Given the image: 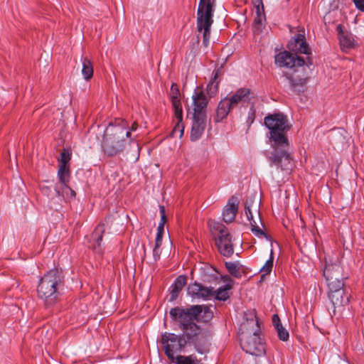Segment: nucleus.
<instances>
[{
    "instance_id": "1a4fd4ad",
    "label": "nucleus",
    "mask_w": 364,
    "mask_h": 364,
    "mask_svg": "<svg viewBox=\"0 0 364 364\" xmlns=\"http://www.w3.org/2000/svg\"><path fill=\"white\" fill-rule=\"evenodd\" d=\"M215 245L223 256L230 257L233 255L234 247L232 236L225 228L220 230L219 235L215 239Z\"/></svg>"
},
{
    "instance_id": "c756f323",
    "label": "nucleus",
    "mask_w": 364,
    "mask_h": 364,
    "mask_svg": "<svg viewBox=\"0 0 364 364\" xmlns=\"http://www.w3.org/2000/svg\"><path fill=\"white\" fill-rule=\"evenodd\" d=\"M171 102L174 109L175 118L183 119V109L180 98L175 97V99H171Z\"/></svg>"
},
{
    "instance_id": "72a5a7b5",
    "label": "nucleus",
    "mask_w": 364,
    "mask_h": 364,
    "mask_svg": "<svg viewBox=\"0 0 364 364\" xmlns=\"http://www.w3.org/2000/svg\"><path fill=\"white\" fill-rule=\"evenodd\" d=\"M255 116H256V109L255 108L254 103H252V105L250 107V109L248 111L247 119L246 121L248 126H250L254 122V121L255 119Z\"/></svg>"
},
{
    "instance_id": "f03ea898",
    "label": "nucleus",
    "mask_w": 364,
    "mask_h": 364,
    "mask_svg": "<svg viewBox=\"0 0 364 364\" xmlns=\"http://www.w3.org/2000/svg\"><path fill=\"white\" fill-rule=\"evenodd\" d=\"M287 48L289 51H282L275 55V64L279 68H289L294 71V73H284L283 76L287 81L289 89L296 94H300L305 91L308 77L304 75H299V73L300 70H304L305 65L309 68L311 63L310 60L306 62L297 54L310 55L311 49L306 43L305 36L301 33H297L289 41Z\"/></svg>"
},
{
    "instance_id": "9b49d317",
    "label": "nucleus",
    "mask_w": 364,
    "mask_h": 364,
    "mask_svg": "<svg viewBox=\"0 0 364 364\" xmlns=\"http://www.w3.org/2000/svg\"><path fill=\"white\" fill-rule=\"evenodd\" d=\"M188 293L193 298L208 299L214 295V288L207 287L197 282L191 284L188 287Z\"/></svg>"
},
{
    "instance_id": "412c9836",
    "label": "nucleus",
    "mask_w": 364,
    "mask_h": 364,
    "mask_svg": "<svg viewBox=\"0 0 364 364\" xmlns=\"http://www.w3.org/2000/svg\"><path fill=\"white\" fill-rule=\"evenodd\" d=\"M41 191L43 195L46 196L50 200L57 199L58 201H61L64 198V196L61 193V189L58 185H55L54 187L43 186Z\"/></svg>"
},
{
    "instance_id": "4c0bfd02",
    "label": "nucleus",
    "mask_w": 364,
    "mask_h": 364,
    "mask_svg": "<svg viewBox=\"0 0 364 364\" xmlns=\"http://www.w3.org/2000/svg\"><path fill=\"white\" fill-rule=\"evenodd\" d=\"M355 7L360 11L364 12V0H353Z\"/></svg>"
},
{
    "instance_id": "cd10ccee",
    "label": "nucleus",
    "mask_w": 364,
    "mask_h": 364,
    "mask_svg": "<svg viewBox=\"0 0 364 364\" xmlns=\"http://www.w3.org/2000/svg\"><path fill=\"white\" fill-rule=\"evenodd\" d=\"M176 124L173 128L170 135L171 137L181 138L184 132V125L183 124V119H176Z\"/></svg>"
},
{
    "instance_id": "c9c22d12",
    "label": "nucleus",
    "mask_w": 364,
    "mask_h": 364,
    "mask_svg": "<svg viewBox=\"0 0 364 364\" xmlns=\"http://www.w3.org/2000/svg\"><path fill=\"white\" fill-rule=\"evenodd\" d=\"M180 92L178 86L176 83H173L171 87V98L175 99V97L179 98Z\"/></svg>"
},
{
    "instance_id": "aec40b11",
    "label": "nucleus",
    "mask_w": 364,
    "mask_h": 364,
    "mask_svg": "<svg viewBox=\"0 0 364 364\" xmlns=\"http://www.w3.org/2000/svg\"><path fill=\"white\" fill-rule=\"evenodd\" d=\"M245 214L251 225V230L252 232L257 237L264 236V237H267V234L261 230L257 224V222L253 218V215L251 210V205L248 204L247 201L245 203Z\"/></svg>"
},
{
    "instance_id": "f257e3e1",
    "label": "nucleus",
    "mask_w": 364,
    "mask_h": 364,
    "mask_svg": "<svg viewBox=\"0 0 364 364\" xmlns=\"http://www.w3.org/2000/svg\"><path fill=\"white\" fill-rule=\"evenodd\" d=\"M169 315L182 331L180 335L168 332L161 335V343L170 361L174 362L175 353L183 351L187 345L193 346L197 352L203 353L211 338V332L197 323H206L213 318V312L210 308L205 305L176 306L170 309Z\"/></svg>"
},
{
    "instance_id": "f8f14e48",
    "label": "nucleus",
    "mask_w": 364,
    "mask_h": 364,
    "mask_svg": "<svg viewBox=\"0 0 364 364\" xmlns=\"http://www.w3.org/2000/svg\"><path fill=\"white\" fill-rule=\"evenodd\" d=\"M250 89L247 87L240 88L230 97H228L229 104L234 109L240 104H244L246 102H249L250 100Z\"/></svg>"
},
{
    "instance_id": "0eeeda50",
    "label": "nucleus",
    "mask_w": 364,
    "mask_h": 364,
    "mask_svg": "<svg viewBox=\"0 0 364 364\" xmlns=\"http://www.w3.org/2000/svg\"><path fill=\"white\" fill-rule=\"evenodd\" d=\"M247 325L255 327L253 333L247 337L242 331L241 333V347L244 351L255 356H261L265 353L264 344L259 336L260 328L257 320L247 321Z\"/></svg>"
},
{
    "instance_id": "6ab92c4d",
    "label": "nucleus",
    "mask_w": 364,
    "mask_h": 364,
    "mask_svg": "<svg viewBox=\"0 0 364 364\" xmlns=\"http://www.w3.org/2000/svg\"><path fill=\"white\" fill-rule=\"evenodd\" d=\"M220 75V70L219 68L214 70L212 73V77L210 82L207 85V93L209 98L214 97L218 92V86L220 82L219 76Z\"/></svg>"
},
{
    "instance_id": "ddd939ff",
    "label": "nucleus",
    "mask_w": 364,
    "mask_h": 364,
    "mask_svg": "<svg viewBox=\"0 0 364 364\" xmlns=\"http://www.w3.org/2000/svg\"><path fill=\"white\" fill-rule=\"evenodd\" d=\"M239 200L235 196H232L228 201L223 212V220L228 223L232 222L236 216L238 210Z\"/></svg>"
},
{
    "instance_id": "a19ab883",
    "label": "nucleus",
    "mask_w": 364,
    "mask_h": 364,
    "mask_svg": "<svg viewBox=\"0 0 364 364\" xmlns=\"http://www.w3.org/2000/svg\"><path fill=\"white\" fill-rule=\"evenodd\" d=\"M255 2H257L258 4H262V0H255ZM257 6H259V5H257Z\"/></svg>"
},
{
    "instance_id": "4468645a",
    "label": "nucleus",
    "mask_w": 364,
    "mask_h": 364,
    "mask_svg": "<svg viewBox=\"0 0 364 364\" xmlns=\"http://www.w3.org/2000/svg\"><path fill=\"white\" fill-rule=\"evenodd\" d=\"M341 267L338 264H328L325 265L323 275L328 284L331 282L343 281L341 277Z\"/></svg>"
},
{
    "instance_id": "423d86ee",
    "label": "nucleus",
    "mask_w": 364,
    "mask_h": 364,
    "mask_svg": "<svg viewBox=\"0 0 364 364\" xmlns=\"http://www.w3.org/2000/svg\"><path fill=\"white\" fill-rule=\"evenodd\" d=\"M64 286L63 271L54 268L48 271L40 279L37 292L40 299L44 301L47 308L55 304L60 296V291Z\"/></svg>"
},
{
    "instance_id": "a878e982",
    "label": "nucleus",
    "mask_w": 364,
    "mask_h": 364,
    "mask_svg": "<svg viewBox=\"0 0 364 364\" xmlns=\"http://www.w3.org/2000/svg\"><path fill=\"white\" fill-rule=\"evenodd\" d=\"M232 288V285L226 284L225 285L219 287L216 291L214 290L215 299L219 301H225L229 297V290Z\"/></svg>"
},
{
    "instance_id": "bb28decb",
    "label": "nucleus",
    "mask_w": 364,
    "mask_h": 364,
    "mask_svg": "<svg viewBox=\"0 0 364 364\" xmlns=\"http://www.w3.org/2000/svg\"><path fill=\"white\" fill-rule=\"evenodd\" d=\"M225 265L230 274L232 277L236 278H240L242 277L238 262H225Z\"/></svg>"
},
{
    "instance_id": "473e14b6",
    "label": "nucleus",
    "mask_w": 364,
    "mask_h": 364,
    "mask_svg": "<svg viewBox=\"0 0 364 364\" xmlns=\"http://www.w3.org/2000/svg\"><path fill=\"white\" fill-rule=\"evenodd\" d=\"M161 244H156L154 245V247L152 250V262L151 263H155L158 260H159L161 257V250L160 249Z\"/></svg>"
},
{
    "instance_id": "79ce46f5",
    "label": "nucleus",
    "mask_w": 364,
    "mask_h": 364,
    "mask_svg": "<svg viewBox=\"0 0 364 364\" xmlns=\"http://www.w3.org/2000/svg\"><path fill=\"white\" fill-rule=\"evenodd\" d=\"M223 279H225V280H227L228 279H230V277L228 275H226V276L223 277Z\"/></svg>"
},
{
    "instance_id": "f3484780",
    "label": "nucleus",
    "mask_w": 364,
    "mask_h": 364,
    "mask_svg": "<svg viewBox=\"0 0 364 364\" xmlns=\"http://www.w3.org/2000/svg\"><path fill=\"white\" fill-rule=\"evenodd\" d=\"M336 31L338 32L340 44L343 49H350L354 46V39L352 34L344 32L341 24H338L336 26Z\"/></svg>"
},
{
    "instance_id": "2eb2a0df",
    "label": "nucleus",
    "mask_w": 364,
    "mask_h": 364,
    "mask_svg": "<svg viewBox=\"0 0 364 364\" xmlns=\"http://www.w3.org/2000/svg\"><path fill=\"white\" fill-rule=\"evenodd\" d=\"M105 231V225L103 223H100L97 225L91 234V240L94 242L92 244V248L96 252L99 254H102L103 252V250L101 247V243Z\"/></svg>"
},
{
    "instance_id": "dca6fc26",
    "label": "nucleus",
    "mask_w": 364,
    "mask_h": 364,
    "mask_svg": "<svg viewBox=\"0 0 364 364\" xmlns=\"http://www.w3.org/2000/svg\"><path fill=\"white\" fill-rule=\"evenodd\" d=\"M233 109L232 106L229 104L228 97L222 99L217 107L216 113L214 117V121L216 123L222 122L227 117L230 112Z\"/></svg>"
},
{
    "instance_id": "e433bc0d",
    "label": "nucleus",
    "mask_w": 364,
    "mask_h": 364,
    "mask_svg": "<svg viewBox=\"0 0 364 364\" xmlns=\"http://www.w3.org/2000/svg\"><path fill=\"white\" fill-rule=\"evenodd\" d=\"M161 221L159 224H162V228H164V224L166 222V212L164 206H160Z\"/></svg>"
},
{
    "instance_id": "6e6552de",
    "label": "nucleus",
    "mask_w": 364,
    "mask_h": 364,
    "mask_svg": "<svg viewBox=\"0 0 364 364\" xmlns=\"http://www.w3.org/2000/svg\"><path fill=\"white\" fill-rule=\"evenodd\" d=\"M328 299L332 304V315H336V311H340L349 302V296L343 289V281L331 282L328 284Z\"/></svg>"
},
{
    "instance_id": "9d476101",
    "label": "nucleus",
    "mask_w": 364,
    "mask_h": 364,
    "mask_svg": "<svg viewBox=\"0 0 364 364\" xmlns=\"http://www.w3.org/2000/svg\"><path fill=\"white\" fill-rule=\"evenodd\" d=\"M215 0H200L197 11V24L205 21H213Z\"/></svg>"
},
{
    "instance_id": "f704fd0d",
    "label": "nucleus",
    "mask_w": 364,
    "mask_h": 364,
    "mask_svg": "<svg viewBox=\"0 0 364 364\" xmlns=\"http://www.w3.org/2000/svg\"><path fill=\"white\" fill-rule=\"evenodd\" d=\"M164 231V228H162V224H159L157 228V233L155 238L156 244H162V237Z\"/></svg>"
},
{
    "instance_id": "b1692460",
    "label": "nucleus",
    "mask_w": 364,
    "mask_h": 364,
    "mask_svg": "<svg viewBox=\"0 0 364 364\" xmlns=\"http://www.w3.org/2000/svg\"><path fill=\"white\" fill-rule=\"evenodd\" d=\"M58 178L62 186L68 187L70 181V173L69 166L65 165H58Z\"/></svg>"
},
{
    "instance_id": "39448f33",
    "label": "nucleus",
    "mask_w": 364,
    "mask_h": 364,
    "mask_svg": "<svg viewBox=\"0 0 364 364\" xmlns=\"http://www.w3.org/2000/svg\"><path fill=\"white\" fill-rule=\"evenodd\" d=\"M130 132L123 119L117 124L110 123L106 128L102 141V152L108 157L119 155L125 149Z\"/></svg>"
},
{
    "instance_id": "5701e85b",
    "label": "nucleus",
    "mask_w": 364,
    "mask_h": 364,
    "mask_svg": "<svg viewBox=\"0 0 364 364\" xmlns=\"http://www.w3.org/2000/svg\"><path fill=\"white\" fill-rule=\"evenodd\" d=\"M272 323L277 332L279 338L283 341H287L289 337V332L282 326L280 318L277 314L272 316Z\"/></svg>"
},
{
    "instance_id": "c85d7f7f",
    "label": "nucleus",
    "mask_w": 364,
    "mask_h": 364,
    "mask_svg": "<svg viewBox=\"0 0 364 364\" xmlns=\"http://www.w3.org/2000/svg\"><path fill=\"white\" fill-rule=\"evenodd\" d=\"M176 364H198V360L196 356L193 355H177L174 362Z\"/></svg>"
},
{
    "instance_id": "37998d69",
    "label": "nucleus",
    "mask_w": 364,
    "mask_h": 364,
    "mask_svg": "<svg viewBox=\"0 0 364 364\" xmlns=\"http://www.w3.org/2000/svg\"><path fill=\"white\" fill-rule=\"evenodd\" d=\"M258 217H259V222L261 223L260 215L259 213H258Z\"/></svg>"
},
{
    "instance_id": "393cba45",
    "label": "nucleus",
    "mask_w": 364,
    "mask_h": 364,
    "mask_svg": "<svg viewBox=\"0 0 364 364\" xmlns=\"http://www.w3.org/2000/svg\"><path fill=\"white\" fill-rule=\"evenodd\" d=\"M82 61V74L86 80H89L93 76V66L92 63L87 58H81Z\"/></svg>"
},
{
    "instance_id": "20e7f679",
    "label": "nucleus",
    "mask_w": 364,
    "mask_h": 364,
    "mask_svg": "<svg viewBox=\"0 0 364 364\" xmlns=\"http://www.w3.org/2000/svg\"><path fill=\"white\" fill-rule=\"evenodd\" d=\"M208 98L203 90H195L192 95V104L188 109L187 116L192 120L191 140L196 141L203 135L207 125Z\"/></svg>"
},
{
    "instance_id": "7c9ffc66",
    "label": "nucleus",
    "mask_w": 364,
    "mask_h": 364,
    "mask_svg": "<svg viewBox=\"0 0 364 364\" xmlns=\"http://www.w3.org/2000/svg\"><path fill=\"white\" fill-rule=\"evenodd\" d=\"M72 151L69 149L64 148L60 153V159L59 160V165H65L69 166V161L71 159Z\"/></svg>"
},
{
    "instance_id": "58836bf2",
    "label": "nucleus",
    "mask_w": 364,
    "mask_h": 364,
    "mask_svg": "<svg viewBox=\"0 0 364 364\" xmlns=\"http://www.w3.org/2000/svg\"><path fill=\"white\" fill-rule=\"evenodd\" d=\"M65 191H68L70 192V197L71 198H75V191H73L70 186L68 184V187H64L63 186L62 188V190H61V193L63 194V193Z\"/></svg>"
},
{
    "instance_id": "4be33fe9",
    "label": "nucleus",
    "mask_w": 364,
    "mask_h": 364,
    "mask_svg": "<svg viewBox=\"0 0 364 364\" xmlns=\"http://www.w3.org/2000/svg\"><path fill=\"white\" fill-rule=\"evenodd\" d=\"M213 21H205L201 23L197 24V28L199 32L203 31V44L205 47H208L210 43V27Z\"/></svg>"
},
{
    "instance_id": "a211bd4d",
    "label": "nucleus",
    "mask_w": 364,
    "mask_h": 364,
    "mask_svg": "<svg viewBox=\"0 0 364 364\" xmlns=\"http://www.w3.org/2000/svg\"><path fill=\"white\" fill-rule=\"evenodd\" d=\"M187 277L184 275L178 276L174 282L170 287V301H174L177 299L180 291L186 285Z\"/></svg>"
},
{
    "instance_id": "2f4dec72",
    "label": "nucleus",
    "mask_w": 364,
    "mask_h": 364,
    "mask_svg": "<svg viewBox=\"0 0 364 364\" xmlns=\"http://www.w3.org/2000/svg\"><path fill=\"white\" fill-rule=\"evenodd\" d=\"M273 261H274V258H273V255H272V252H271L269 259L268 260H267L265 264L260 269V272H263L264 273V274H269L273 267Z\"/></svg>"
},
{
    "instance_id": "ea45409f",
    "label": "nucleus",
    "mask_w": 364,
    "mask_h": 364,
    "mask_svg": "<svg viewBox=\"0 0 364 364\" xmlns=\"http://www.w3.org/2000/svg\"><path fill=\"white\" fill-rule=\"evenodd\" d=\"M124 122L126 123V124H127V130H128V131H129L130 132H131V131L134 132V131H136V130L137 129V124H136V122L133 123V124H132L131 129H128V124H127V122H125L124 120Z\"/></svg>"
},
{
    "instance_id": "7ed1b4c3",
    "label": "nucleus",
    "mask_w": 364,
    "mask_h": 364,
    "mask_svg": "<svg viewBox=\"0 0 364 364\" xmlns=\"http://www.w3.org/2000/svg\"><path fill=\"white\" fill-rule=\"evenodd\" d=\"M264 123L269 129V139L272 151L267 156L270 166H276L289 173L293 168L294 161L287 136L290 130L287 117L282 112L268 114Z\"/></svg>"
}]
</instances>
